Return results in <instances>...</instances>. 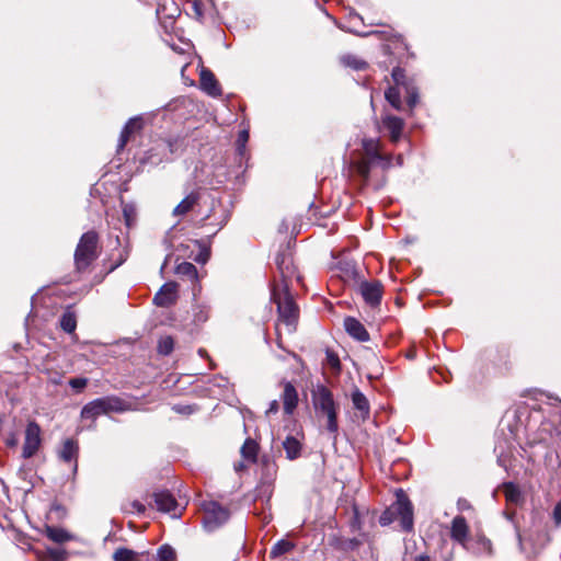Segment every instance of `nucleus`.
Listing matches in <instances>:
<instances>
[{
    "label": "nucleus",
    "mask_w": 561,
    "mask_h": 561,
    "mask_svg": "<svg viewBox=\"0 0 561 561\" xmlns=\"http://www.w3.org/2000/svg\"><path fill=\"white\" fill-rule=\"evenodd\" d=\"M477 545L479 546V550H473L474 553L485 552L490 554L492 552V543L489 539L481 537L478 539Z\"/></svg>",
    "instance_id": "obj_39"
},
{
    "label": "nucleus",
    "mask_w": 561,
    "mask_h": 561,
    "mask_svg": "<svg viewBox=\"0 0 561 561\" xmlns=\"http://www.w3.org/2000/svg\"><path fill=\"white\" fill-rule=\"evenodd\" d=\"M342 61L345 66H348L355 70H363L367 67L366 61L357 58L354 55H346L342 58Z\"/></svg>",
    "instance_id": "obj_34"
},
{
    "label": "nucleus",
    "mask_w": 561,
    "mask_h": 561,
    "mask_svg": "<svg viewBox=\"0 0 561 561\" xmlns=\"http://www.w3.org/2000/svg\"><path fill=\"white\" fill-rule=\"evenodd\" d=\"M96 232L88 231L82 234L75 252V263L78 271L85 270L96 259Z\"/></svg>",
    "instance_id": "obj_5"
},
{
    "label": "nucleus",
    "mask_w": 561,
    "mask_h": 561,
    "mask_svg": "<svg viewBox=\"0 0 561 561\" xmlns=\"http://www.w3.org/2000/svg\"><path fill=\"white\" fill-rule=\"evenodd\" d=\"M157 556L160 561H174L175 551L172 547L163 545L158 549Z\"/></svg>",
    "instance_id": "obj_36"
},
{
    "label": "nucleus",
    "mask_w": 561,
    "mask_h": 561,
    "mask_svg": "<svg viewBox=\"0 0 561 561\" xmlns=\"http://www.w3.org/2000/svg\"><path fill=\"white\" fill-rule=\"evenodd\" d=\"M403 91H404V93L407 95L408 106L412 111L416 106V104L419 103V92H417V89H416V87H414L411 83L409 85H405V88H403Z\"/></svg>",
    "instance_id": "obj_30"
},
{
    "label": "nucleus",
    "mask_w": 561,
    "mask_h": 561,
    "mask_svg": "<svg viewBox=\"0 0 561 561\" xmlns=\"http://www.w3.org/2000/svg\"><path fill=\"white\" fill-rule=\"evenodd\" d=\"M244 148V142H242L241 147L239 148V150L241 151V149Z\"/></svg>",
    "instance_id": "obj_55"
},
{
    "label": "nucleus",
    "mask_w": 561,
    "mask_h": 561,
    "mask_svg": "<svg viewBox=\"0 0 561 561\" xmlns=\"http://www.w3.org/2000/svg\"><path fill=\"white\" fill-rule=\"evenodd\" d=\"M457 506L459 511H466L471 508L470 503L465 499H459L457 502Z\"/></svg>",
    "instance_id": "obj_47"
},
{
    "label": "nucleus",
    "mask_w": 561,
    "mask_h": 561,
    "mask_svg": "<svg viewBox=\"0 0 561 561\" xmlns=\"http://www.w3.org/2000/svg\"><path fill=\"white\" fill-rule=\"evenodd\" d=\"M114 561H136L137 553L126 548L117 549L113 554Z\"/></svg>",
    "instance_id": "obj_33"
},
{
    "label": "nucleus",
    "mask_w": 561,
    "mask_h": 561,
    "mask_svg": "<svg viewBox=\"0 0 561 561\" xmlns=\"http://www.w3.org/2000/svg\"><path fill=\"white\" fill-rule=\"evenodd\" d=\"M178 273L182 275H187L190 277H196L197 270L194 264L190 262H184L178 266Z\"/></svg>",
    "instance_id": "obj_37"
},
{
    "label": "nucleus",
    "mask_w": 561,
    "mask_h": 561,
    "mask_svg": "<svg viewBox=\"0 0 561 561\" xmlns=\"http://www.w3.org/2000/svg\"><path fill=\"white\" fill-rule=\"evenodd\" d=\"M172 409L181 414H191L193 412V408L191 405H174Z\"/></svg>",
    "instance_id": "obj_42"
},
{
    "label": "nucleus",
    "mask_w": 561,
    "mask_h": 561,
    "mask_svg": "<svg viewBox=\"0 0 561 561\" xmlns=\"http://www.w3.org/2000/svg\"><path fill=\"white\" fill-rule=\"evenodd\" d=\"M42 428L35 421H28L24 431L22 458L30 459L35 456L42 446Z\"/></svg>",
    "instance_id": "obj_7"
},
{
    "label": "nucleus",
    "mask_w": 561,
    "mask_h": 561,
    "mask_svg": "<svg viewBox=\"0 0 561 561\" xmlns=\"http://www.w3.org/2000/svg\"><path fill=\"white\" fill-rule=\"evenodd\" d=\"M286 458L289 460L297 459L301 454V443L294 436H287L283 442Z\"/></svg>",
    "instance_id": "obj_20"
},
{
    "label": "nucleus",
    "mask_w": 561,
    "mask_h": 561,
    "mask_svg": "<svg viewBox=\"0 0 561 561\" xmlns=\"http://www.w3.org/2000/svg\"><path fill=\"white\" fill-rule=\"evenodd\" d=\"M204 527L213 531L229 519V511L215 501H205L202 505Z\"/></svg>",
    "instance_id": "obj_6"
},
{
    "label": "nucleus",
    "mask_w": 561,
    "mask_h": 561,
    "mask_svg": "<svg viewBox=\"0 0 561 561\" xmlns=\"http://www.w3.org/2000/svg\"><path fill=\"white\" fill-rule=\"evenodd\" d=\"M283 409L287 415H291L298 405V392L295 386L289 381H283Z\"/></svg>",
    "instance_id": "obj_11"
},
{
    "label": "nucleus",
    "mask_w": 561,
    "mask_h": 561,
    "mask_svg": "<svg viewBox=\"0 0 561 561\" xmlns=\"http://www.w3.org/2000/svg\"><path fill=\"white\" fill-rule=\"evenodd\" d=\"M178 142H168L170 150H172L173 145H176Z\"/></svg>",
    "instance_id": "obj_53"
},
{
    "label": "nucleus",
    "mask_w": 561,
    "mask_h": 561,
    "mask_svg": "<svg viewBox=\"0 0 561 561\" xmlns=\"http://www.w3.org/2000/svg\"><path fill=\"white\" fill-rule=\"evenodd\" d=\"M100 400L103 405L104 414L111 412L122 413L131 410V404L129 402L115 396L103 397L100 398Z\"/></svg>",
    "instance_id": "obj_13"
},
{
    "label": "nucleus",
    "mask_w": 561,
    "mask_h": 561,
    "mask_svg": "<svg viewBox=\"0 0 561 561\" xmlns=\"http://www.w3.org/2000/svg\"><path fill=\"white\" fill-rule=\"evenodd\" d=\"M209 318V308L207 306L197 305L193 308V322L196 325L205 323Z\"/></svg>",
    "instance_id": "obj_28"
},
{
    "label": "nucleus",
    "mask_w": 561,
    "mask_h": 561,
    "mask_svg": "<svg viewBox=\"0 0 561 561\" xmlns=\"http://www.w3.org/2000/svg\"><path fill=\"white\" fill-rule=\"evenodd\" d=\"M198 196L195 193L188 194L173 210L175 216L187 214L197 203Z\"/></svg>",
    "instance_id": "obj_22"
},
{
    "label": "nucleus",
    "mask_w": 561,
    "mask_h": 561,
    "mask_svg": "<svg viewBox=\"0 0 561 561\" xmlns=\"http://www.w3.org/2000/svg\"><path fill=\"white\" fill-rule=\"evenodd\" d=\"M257 444L253 439H247L241 447L242 457L249 461L254 462L257 456Z\"/></svg>",
    "instance_id": "obj_25"
},
{
    "label": "nucleus",
    "mask_w": 561,
    "mask_h": 561,
    "mask_svg": "<svg viewBox=\"0 0 561 561\" xmlns=\"http://www.w3.org/2000/svg\"><path fill=\"white\" fill-rule=\"evenodd\" d=\"M142 128L144 118L141 116L130 118L123 128L119 140H129L130 138L140 137Z\"/></svg>",
    "instance_id": "obj_16"
},
{
    "label": "nucleus",
    "mask_w": 561,
    "mask_h": 561,
    "mask_svg": "<svg viewBox=\"0 0 561 561\" xmlns=\"http://www.w3.org/2000/svg\"><path fill=\"white\" fill-rule=\"evenodd\" d=\"M124 145H125V141H122L119 149H122Z\"/></svg>",
    "instance_id": "obj_54"
},
{
    "label": "nucleus",
    "mask_w": 561,
    "mask_h": 561,
    "mask_svg": "<svg viewBox=\"0 0 561 561\" xmlns=\"http://www.w3.org/2000/svg\"><path fill=\"white\" fill-rule=\"evenodd\" d=\"M60 327L67 333H72L77 327V320L75 313L67 311L60 319Z\"/></svg>",
    "instance_id": "obj_29"
},
{
    "label": "nucleus",
    "mask_w": 561,
    "mask_h": 561,
    "mask_svg": "<svg viewBox=\"0 0 561 561\" xmlns=\"http://www.w3.org/2000/svg\"><path fill=\"white\" fill-rule=\"evenodd\" d=\"M69 385L72 389L77 390V391H81L82 389H84L88 385V379L87 378H72L69 380Z\"/></svg>",
    "instance_id": "obj_41"
},
{
    "label": "nucleus",
    "mask_w": 561,
    "mask_h": 561,
    "mask_svg": "<svg viewBox=\"0 0 561 561\" xmlns=\"http://www.w3.org/2000/svg\"><path fill=\"white\" fill-rule=\"evenodd\" d=\"M517 539H518V541H519V546H522V536H520V534H519V531H518V530H517Z\"/></svg>",
    "instance_id": "obj_51"
},
{
    "label": "nucleus",
    "mask_w": 561,
    "mask_h": 561,
    "mask_svg": "<svg viewBox=\"0 0 561 561\" xmlns=\"http://www.w3.org/2000/svg\"><path fill=\"white\" fill-rule=\"evenodd\" d=\"M279 410V404H278V401L277 400H273L271 403H270V407L268 409L266 410V414H275L277 413Z\"/></svg>",
    "instance_id": "obj_45"
},
{
    "label": "nucleus",
    "mask_w": 561,
    "mask_h": 561,
    "mask_svg": "<svg viewBox=\"0 0 561 561\" xmlns=\"http://www.w3.org/2000/svg\"><path fill=\"white\" fill-rule=\"evenodd\" d=\"M397 164H398V165H401V164H402V160H401V157H400V156L397 158Z\"/></svg>",
    "instance_id": "obj_52"
},
{
    "label": "nucleus",
    "mask_w": 561,
    "mask_h": 561,
    "mask_svg": "<svg viewBox=\"0 0 561 561\" xmlns=\"http://www.w3.org/2000/svg\"><path fill=\"white\" fill-rule=\"evenodd\" d=\"M46 536L57 543L69 541L72 538V536L69 533L58 527H47Z\"/></svg>",
    "instance_id": "obj_23"
},
{
    "label": "nucleus",
    "mask_w": 561,
    "mask_h": 561,
    "mask_svg": "<svg viewBox=\"0 0 561 561\" xmlns=\"http://www.w3.org/2000/svg\"><path fill=\"white\" fill-rule=\"evenodd\" d=\"M331 364L332 365H339V359L337 358L331 359Z\"/></svg>",
    "instance_id": "obj_50"
},
{
    "label": "nucleus",
    "mask_w": 561,
    "mask_h": 561,
    "mask_svg": "<svg viewBox=\"0 0 561 561\" xmlns=\"http://www.w3.org/2000/svg\"><path fill=\"white\" fill-rule=\"evenodd\" d=\"M238 140H249V131L247 129L240 130Z\"/></svg>",
    "instance_id": "obj_48"
},
{
    "label": "nucleus",
    "mask_w": 561,
    "mask_h": 561,
    "mask_svg": "<svg viewBox=\"0 0 561 561\" xmlns=\"http://www.w3.org/2000/svg\"><path fill=\"white\" fill-rule=\"evenodd\" d=\"M312 403L318 413L327 416V428L330 433L335 434L339 430L337 410L339 405L334 401L333 394L324 385H317L312 391Z\"/></svg>",
    "instance_id": "obj_3"
},
{
    "label": "nucleus",
    "mask_w": 561,
    "mask_h": 561,
    "mask_svg": "<svg viewBox=\"0 0 561 561\" xmlns=\"http://www.w3.org/2000/svg\"><path fill=\"white\" fill-rule=\"evenodd\" d=\"M201 88L210 96H219L221 94V89L214 73L209 70H202L201 72Z\"/></svg>",
    "instance_id": "obj_15"
},
{
    "label": "nucleus",
    "mask_w": 561,
    "mask_h": 561,
    "mask_svg": "<svg viewBox=\"0 0 561 561\" xmlns=\"http://www.w3.org/2000/svg\"><path fill=\"white\" fill-rule=\"evenodd\" d=\"M469 526L466 518L461 515L454 517L450 527V537L453 540L460 543L465 549L470 550L468 546Z\"/></svg>",
    "instance_id": "obj_8"
},
{
    "label": "nucleus",
    "mask_w": 561,
    "mask_h": 561,
    "mask_svg": "<svg viewBox=\"0 0 561 561\" xmlns=\"http://www.w3.org/2000/svg\"><path fill=\"white\" fill-rule=\"evenodd\" d=\"M415 561H431V559L427 556H419Z\"/></svg>",
    "instance_id": "obj_49"
},
{
    "label": "nucleus",
    "mask_w": 561,
    "mask_h": 561,
    "mask_svg": "<svg viewBox=\"0 0 561 561\" xmlns=\"http://www.w3.org/2000/svg\"><path fill=\"white\" fill-rule=\"evenodd\" d=\"M154 505L158 511L162 513H173V516H178L179 504L174 496L169 491H158L153 495Z\"/></svg>",
    "instance_id": "obj_10"
},
{
    "label": "nucleus",
    "mask_w": 561,
    "mask_h": 561,
    "mask_svg": "<svg viewBox=\"0 0 561 561\" xmlns=\"http://www.w3.org/2000/svg\"><path fill=\"white\" fill-rule=\"evenodd\" d=\"M123 216L127 228H131L136 222V207L129 203H123Z\"/></svg>",
    "instance_id": "obj_27"
},
{
    "label": "nucleus",
    "mask_w": 561,
    "mask_h": 561,
    "mask_svg": "<svg viewBox=\"0 0 561 561\" xmlns=\"http://www.w3.org/2000/svg\"><path fill=\"white\" fill-rule=\"evenodd\" d=\"M174 348V341L172 336L164 335L158 341V352L161 355H169Z\"/></svg>",
    "instance_id": "obj_31"
},
{
    "label": "nucleus",
    "mask_w": 561,
    "mask_h": 561,
    "mask_svg": "<svg viewBox=\"0 0 561 561\" xmlns=\"http://www.w3.org/2000/svg\"><path fill=\"white\" fill-rule=\"evenodd\" d=\"M352 402L354 408L360 413V417L363 420L368 419L370 413V407L368 399L366 396L359 391L358 389H355L352 393Z\"/></svg>",
    "instance_id": "obj_18"
},
{
    "label": "nucleus",
    "mask_w": 561,
    "mask_h": 561,
    "mask_svg": "<svg viewBox=\"0 0 561 561\" xmlns=\"http://www.w3.org/2000/svg\"><path fill=\"white\" fill-rule=\"evenodd\" d=\"M382 125L390 133L391 140H399L404 126L401 118L392 115H386L382 118Z\"/></svg>",
    "instance_id": "obj_17"
},
{
    "label": "nucleus",
    "mask_w": 561,
    "mask_h": 561,
    "mask_svg": "<svg viewBox=\"0 0 561 561\" xmlns=\"http://www.w3.org/2000/svg\"><path fill=\"white\" fill-rule=\"evenodd\" d=\"M357 147L350 156L351 164L357 172L367 179L371 167H380L382 169L392 165L391 157L381 148V142H355Z\"/></svg>",
    "instance_id": "obj_2"
},
{
    "label": "nucleus",
    "mask_w": 561,
    "mask_h": 561,
    "mask_svg": "<svg viewBox=\"0 0 561 561\" xmlns=\"http://www.w3.org/2000/svg\"><path fill=\"white\" fill-rule=\"evenodd\" d=\"M78 450V444L73 439H66L61 450L59 451V457L64 461L70 462L71 460L77 459Z\"/></svg>",
    "instance_id": "obj_21"
},
{
    "label": "nucleus",
    "mask_w": 561,
    "mask_h": 561,
    "mask_svg": "<svg viewBox=\"0 0 561 561\" xmlns=\"http://www.w3.org/2000/svg\"><path fill=\"white\" fill-rule=\"evenodd\" d=\"M401 88L400 87H390L385 92L386 100L391 104V106L396 110H401Z\"/></svg>",
    "instance_id": "obj_24"
},
{
    "label": "nucleus",
    "mask_w": 561,
    "mask_h": 561,
    "mask_svg": "<svg viewBox=\"0 0 561 561\" xmlns=\"http://www.w3.org/2000/svg\"><path fill=\"white\" fill-rule=\"evenodd\" d=\"M294 548V545L288 540H279L277 541L271 550V556L276 558L282 554L289 552Z\"/></svg>",
    "instance_id": "obj_32"
},
{
    "label": "nucleus",
    "mask_w": 561,
    "mask_h": 561,
    "mask_svg": "<svg viewBox=\"0 0 561 561\" xmlns=\"http://www.w3.org/2000/svg\"><path fill=\"white\" fill-rule=\"evenodd\" d=\"M553 518H554L557 525L561 524V501L559 503H557V505L553 510Z\"/></svg>",
    "instance_id": "obj_44"
},
{
    "label": "nucleus",
    "mask_w": 561,
    "mask_h": 561,
    "mask_svg": "<svg viewBox=\"0 0 561 561\" xmlns=\"http://www.w3.org/2000/svg\"><path fill=\"white\" fill-rule=\"evenodd\" d=\"M5 444L9 447H15L18 445V437L14 433H11L5 439Z\"/></svg>",
    "instance_id": "obj_46"
},
{
    "label": "nucleus",
    "mask_w": 561,
    "mask_h": 561,
    "mask_svg": "<svg viewBox=\"0 0 561 561\" xmlns=\"http://www.w3.org/2000/svg\"><path fill=\"white\" fill-rule=\"evenodd\" d=\"M503 493L510 503L517 504L520 501L522 494L519 489L513 483H505L503 485Z\"/></svg>",
    "instance_id": "obj_26"
},
{
    "label": "nucleus",
    "mask_w": 561,
    "mask_h": 561,
    "mask_svg": "<svg viewBox=\"0 0 561 561\" xmlns=\"http://www.w3.org/2000/svg\"><path fill=\"white\" fill-rule=\"evenodd\" d=\"M344 328L352 337L359 342H367L369 340V333L365 327L355 318H345Z\"/></svg>",
    "instance_id": "obj_14"
},
{
    "label": "nucleus",
    "mask_w": 561,
    "mask_h": 561,
    "mask_svg": "<svg viewBox=\"0 0 561 561\" xmlns=\"http://www.w3.org/2000/svg\"><path fill=\"white\" fill-rule=\"evenodd\" d=\"M359 291L368 305L375 307L380 304L382 296V285L379 282H363L359 285Z\"/></svg>",
    "instance_id": "obj_9"
},
{
    "label": "nucleus",
    "mask_w": 561,
    "mask_h": 561,
    "mask_svg": "<svg viewBox=\"0 0 561 561\" xmlns=\"http://www.w3.org/2000/svg\"><path fill=\"white\" fill-rule=\"evenodd\" d=\"M391 76H392V79L396 83L394 87H400V88H405V85H409L411 84V82H408L405 80V73H404V70L397 67V68H393L392 72H391Z\"/></svg>",
    "instance_id": "obj_35"
},
{
    "label": "nucleus",
    "mask_w": 561,
    "mask_h": 561,
    "mask_svg": "<svg viewBox=\"0 0 561 561\" xmlns=\"http://www.w3.org/2000/svg\"><path fill=\"white\" fill-rule=\"evenodd\" d=\"M396 497V502L381 514L379 522L382 526H386L392 523L393 519L400 518L402 529L411 531L413 529L412 504L403 490H398Z\"/></svg>",
    "instance_id": "obj_4"
},
{
    "label": "nucleus",
    "mask_w": 561,
    "mask_h": 561,
    "mask_svg": "<svg viewBox=\"0 0 561 561\" xmlns=\"http://www.w3.org/2000/svg\"><path fill=\"white\" fill-rule=\"evenodd\" d=\"M48 557L53 561H65L67 558V553L64 549H50L48 550Z\"/></svg>",
    "instance_id": "obj_40"
},
{
    "label": "nucleus",
    "mask_w": 561,
    "mask_h": 561,
    "mask_svg": "<svg viewBox=\"0 0 561 561\" xmlns=\"http://www.w3.org/2000/svg\"><path fill=\"white\" fill-rule=\"evenodd\" d=\"M557 437L561 438V433L557 432Z\"/></svg>",
    "instance_id": "obj_56"
},
{
    "label": "nucleus",
    "mask_w": 561,
    "mask_h": 561,
    "mask_svg": "<svg viewBox=\"0 0 561 561\" xmlns=\"http://www.w3.org/2000/svg\"><path fill=\"white\" fill-rule=\"evenodd\" d=\"M102 414L104 410L100 398L87 403L81 410V417L85 420H95Z\"/></svg>",
    "instance_id": "obj_19"
},
{
    "label": "nucleus",
    "mask_w": 561,
    "mask_h": 561,
    "mask_svg": "<svg viewBox=\"0 0 561 561\" xmlns=\"http://www.w3.org/2000/svg\"><path fill=\"white\" fill-rule=\"evenodd\" d=\"M130 506H131L133 511H135L138 514H142L146 511V506L139 501H133L130 503Z\"/></svg>",
    "instance_id": "obj_43"
},
{
    "label": "nucleus",
    "mask_w": 561,
    "mask_h": 561,
    "mask_svg": "<svg viewBox=\"0 0 561 561\" xmlns=\"http://www.w3.org/2000/svg\"><path fill=\"white\" fill-rule=\"evenodd\" d=\"M275 262L283 277V284L280 287L273 289L272 297L277 306L280 324H284L287 332L291 333L296 330L299 316L298 306L294 301L286 282L294 273L291 260L284 254H277Z\"/></svg>",
    "instance_id": "obj_1"
},
{
    "label": "nucleus",
    "mask_w": 561,
    "mask_h": 561,
    "mask_svg": "<svg viewBox=\"0 0 561 561\" xmlns=\"http://www.w3.org/2000/svg\"><path fill=\"white\" fill-rule=\"evenodd\" d=\"M178 286L175 283L164 284L160 290L154 295L153 302L159 307H169L176 300Z\"/></svg>",
    "instance_id": "obj_12"
},
{
    "label": "nucleus",
    "mask_w": 561,
    "mask_h": 561,
    "mask_svg": "<svg viewBox=\"0 0 561 561\" xmlns=\"http://www.w3.org/2000/svg\"><path fill=\"white\" fill-rule=\"evenodd\" d=\"M190 15L194 16L196 20H202L204 16L203 4L194 0L190 3Z\"/></svg>",
    "instance_id": "obj_38"
}]
</instances>
